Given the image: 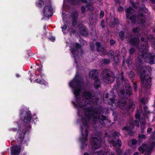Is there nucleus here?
<instances>
[{"mask_svg":"<svg viewBox=\"0 0 155 155\" xmlns=\"http://www.w3.org/2000/svg\"><path fill=\"white\" fill-rule=\"evenodd\" d=\"M147 46L143 44L141 45L140 49L141 53L136 59L135 66L138 71H140V78L141 86L147 90L150 87L151 78L149 77L150 75V72L146 68H144L142 66L143 61L145 56L147 62L150 65L155 64V53H147Z\"/></svg>","mask_w":155,"mask_h":155,"instance_id":"1","label":"nucleus"},{"mask_svg":"<svg viewBox=\"0 0 155 155\" xmlns=\"http://www.w3.org/2000/svg\"><path fill=\"white\" fill-rule=\"evenodd\" d=\"M79 77V74H76L74 78L69 83V85L73 91L75 98V101L77 104L73 101L71 103L74 104V107L78 109H79V107L82 108L86 106L89 104L87 103L86 100L91 99L92 97V93L87 91L83 93V97H79L81 91L82 82L78 78Z\"/></svg>","mask_w":155,"mask_h":155,"instance_id":"2","label":"nucleus"},{"mask_svg":"<svg viewBox=\"0 0 155 155\" xmlns=\"http://www.w3.org/2000/svg\"><path fill=\"white\" fill-rule=\"evenodd\" d=\"M99 109H97L94 110L91 107L85 108L84 111V113L85 115L84 117L82 118V122L85 127H88L89 121L92 118H94V122L96 116L97 115Z\"/></svg>","mask_w":155,"mask_h":155,"instance_id":"3","label":"nucleus"},{"mask_svg":"<svg viewBox=\"0 0 155 155\" xmlns=\"http://www.w3.org/2000/svg\"><path fill=\"white\" fill-rule=\"evenodd\" d=\"M115 96L114 93L110 91L109 93L105 95L104 100L105 103L110 106L111 110L116 109L118 106L117 102L115 100Z\"/></svg>","mask_w":155,"mask_h":155,"instance_id":"4","label":"nucleus"},{"mask_svg":"<svg viewBox=\"0 0 155 155\" xmlns=\"http://www.w3.org/2000/svg\"><path fill=\"white\" fill-rule=\"evenodd\" d=\"M117 104L121 109L127 113L130 111L133 112L135 108V103L133 101H130L127 103L125 101L124 102L120 101Z\"/></svg>","mask_w":155,"mask_h":155,"instance_id":"5","label":"nucleus"},{"mask_svg":"<svg viewBox=\"0 0 155 155\" xmlns=\"http://www.w3.org/2000/svg\"><path fill=\"white\" fill-rule=\"evenodd\" d=\"M17 124L18 127V130L21 131V129L22 128H24L19 134V138L21 141V142H23L24 139L25 138V135L26 134H28L29 133L30 131L29 129L31 128V127L29 125L26 126L25 124H20L19 123H17Z\"/></svg>","mask_w":155,"mask_h":155,"instance_id":"6","label":"nucleus"},{"mask_svg":"<svg viewBox=\"0 0 155 155\" xmlns=\"http://www.w3.org/2000/svg\"><path fill=\"white\" fill-rule=\"evenodd\" d=\"M102 76L105 81L107 83H112L115 79L114 73L107 69H104L103 71Z\"/></svg>","mask_w":155,"mask_h":155,"instance_id":"7","label":"nucleus"},{"mask_svg":"<svg viewBox=\"0 0 155 155\" xmlns=\"http://www.w3.org/2000/svg\"><path fill=\"white\" fill-rule=\"evenodd\" d=\"M20 117L24 122L29 123L32 119L31 114L29 110H26L23 109L20 110Z\"/></svg>","mask_w":155,"mask_h":155,"instance_id":"8","label":"nucleus"},{"mask_svg":"<svg viewBox=\"0 0 155 155\" xmlns=\"http://www.w3.org/2000/svg\"><path fill=\"white\" fill-rule=\"evenodd\" d=\"M101 138L97 135H92L91 137V144L95 149L100 147L101 145Z\"/></svg>","mask_w":155,"mask_h":155,"instance_id":"9","label":"nucleus"},{"mask_svg":"<svg viewBox=\"0 0 155 155\" xmlns=\"http://www.w3.org/2000/svg\"><path fill=\"white\" fill-rule=\"evenodd\" d=\"M118 132H115L112 134L113 138L110 140V143L114 147H120L122 145V142L120 139L118 138Z\"/></svg>","mask_w":155,"mask_h":155,"instance_id":"10","label":"nucleus"},{"mask_svg":"<svg viewBox=\"0 0 155 155\" xmlns=\"http://www.w3.org/2000/svg\"><path fill=\"white\" fill-rule=\"evenodd\" d=\"M47 5H46L44 8L43 13L45 17H51L53 15V9L51 6V2L50 0H47Z\"/></svg>","mask_w":155,"mask_h":155,"instance_id":"11","label":"nucleus"},{"mask_svg":"<svg viewBox=\"0 0 155 155\" xmlns=\"http://www.w3.org/2000/svg\"><path fill=\"white\" fill-rule=\"evenodd\" d=\"M103 113V110H99L97 115L96 116V118L97 119L100 123L102 125L105 126L108 122H109L108 117L102 114Z\"/></svg>","mask_w":155,"mask_h":155,"instance_id":"12","label":"nucleus"},{"mask_svg":"<svg viewBox=\"0 0 155 155\" xmlns=\"http://www.w3.org/2000/svg\"><path fill=\"white\" fill-rule=\"evenodd\" d=\"M81 134L83 136V137L80 138V140L81 143V149H84L85 147L87 146V145L85 144V142L87 140L88 131L87 129L85 131V134L84 135L83 133V128L81 126Z\"/></svg>","mask_w":155,"mask_h":155,"instance_id":"13","label":"nucleus"},{"mask_svg":"<svg viewBox=\"0 0 155 155\" xmlns=\"http://www.w3.org/2000/svg\"><path fill=\"white\" fill-rule=\"evenodd\" d=\"M81 45L78 43H76L74 46L71 47L70 50L75 59V61H76V57L79 54V49H81Z\"/></svg>","mask_w":155,"mask_h":155,"instance_id":"14","label":"nucleus"},{"mask_svg":"<svg viewBox=\"0 0 155 155\" xmlns=\"http://www.w3.org/2000/svg\"><path fill=\"white\" fill-rule=\"evenodd\" d=\"M70 16L72 18V25L73 26H74L77 23V19L78 17V12L76 11H74L71 14Z\"/></svg>","mask_w":155,"mask_h":155,"instance_id":"15","label":"nucleus"},{"mask_svg":"<svg viewBox=\"0 0 155 155\" xmlns=\"http://www.w3.org/2000/svg\"><path fill=\"white\" fill-rule=\"evenodd\" d=\"M96 50L98 52H101L104 55L106 54L107 51L105 49L104 47L101 46L100 43L97 42L95 43Z\"/></svg>","mask_w":155,"mask_h":155,"instance_id":"16","label":"nucleus"},{"mask_svg":"<svg viewBox=\"0 0 155 155\" xmlns=\"http://www.w3.org/2000/svg\"><path fill=\"white\" fill-rule=\"evenodd\" d=\"M139 39L136 37L131 38L129 40V43L132 46L137 48L139 46Z\"/></svg>","mask_w":155,"mask_h":155,"instance_id":"17","label":"nucleus"},{"mask_svg":"<svg viewBox=\"0 0 155 155\" xmlns=\"http://www.w3.org/2000/svg\"><path fill=\"white\" fill-rule=\"evenodd\" d=\"M78 29L80 33L82 36H87L88 35L87 28L85 26L82 25L80 26Z\"/></svg>","mask_w":155,"mask_h":155,"instance_id":"18","label":"nucleus"},{"mask_svg":"<svg viewBox=\"0 0 155 155\" xmlns=\"http://www.w3.org/2000/svg\"><path fill=\"white\" fill-rule=\"evenodd\" d=\"M20 151L21 149L20 146H14L12 148L11 154V155H18L20 153Z\"/></svg>","mask_w":155,"mask_h":155,"instance_id":"19","label":"nucleus"},{"mask_svg":"<svg viewBox=\"0 0 155 155\" xmlns=\"http://www.w3.org/2000/svg\"><path fill=\"white\" fill-rule=\"evenodd\" d=\"M89 75L90 78L95 80L98 78V71L96 69H92L89 73Z\"/></svg>","mask_w":155,"mask_h":155,"instance_id":"20","label":"nucleus"},{"mask_svg":"<svg viewBox=\"0 0 155 155\" xmlns=\"http://www.w3.org/2000/svg\"><path fill=\"white\" fill-rule=\"evenodd\" d=\"M125 91L126 94L130 96L132 94V90L131 86L127 83H125Z\"/></svg>","mask_w":155,"mask_h":155,"instance_id":"21","label":"nucleus"},{"mask_svg":"<svg viewBox=\"0 0 155 155\" xmlns=\"http://www.w3.org/2000/svg\"><path fill=\"white\" fill-rule=\"evenodd\" d=\"M69 2L72 5H77L79 2H81L83 3L87 4L88 3L87 0H68Z\"/></svg>","mask_w":155,"mask_h":155,"instance_id":"22","label":"nucleus"},{"mask_svg":"<svg viewBox=\"0 0 155 155\" xmlns=\"http://www.w3.org/2000/svg\"><path fill=\"white\" fill-rule=\"evenodd\" d=\"M132 129L129 127L125 126L122 128V130H125L128 133V134L130 136H133L134 135V132L132 131Z\"/></svg>","mask_w":155,"mask_h":155,"instance_id":"23","label":"nucleus"},{"mask_svg":"<svg viewBox=\"0 0 155 155\" xmlns=\"http://www.w3.org/2000/svg\"><path fill=\"white\" fill-rule=\"evenodd\" d=\"M114 52L113 51H109L107 53V54L109 57L110 60H112L115 61H116V56L114 55Z\"/></svg>","mask_w":155,"mask_h":155,"instance_id":"24","label":"nucleus"},{"mask_svg":"<svg viewBox=\"0 0 155 155\" xmlns=\"http://www.w3.org/2000/svg\"><path fill=\"white\" fill-rule=\"evenodd\" d=\"M86 8L87 9L88 11L92 12L94 11V8L93 5L90 2H88L85 5Z\"/></svg>","mask_w":155,"mask_h":155,"instance_id":"25","label":"nucleus"},{"mask_svg":"<svg viewBox=\"0 0 155 155\" xmlns=\"http://www.w3.org/2000/svg\"><path fill=\"white\" fill-rule=\"evenodd\" d=\"M147 144L145 143H143L142 146L139 147L138 150L141 154H143L145 151V148L147 147Z\"/></svg>","mask_w":155,"mask_h":155,"instance_id":"26","label":"nucleus"},{"mask_svg":"<svg viewBox=\"0 0 155 155\" xmlns=\"http://www.w3.org/2000/svg\"><path fill=\"white\" fill-rule=\"evenodd\" d=\"M94 85L96 89H97L100 87L101 83L98 78H96V79L94 80Z\"/></svg>","mask_w":155,"mask_h":155,"instance_id":"27","label":"nucleus"},{"mask_svg":"<svg viewBox=\"0 0 155 155\" xmlns=\"http://www.w3.org/2000/svg\"><path fill=\"white\" fill-rule=\"evenodd\" d=\"M136 16L135 14L132 15L128 19H130L132 23L135 24L136 23Z\"/></svg>","mask_w":155,"mask_h":155,"instance_id":"28","label":"nucleus"},{"mask_svg":"<svg viewBox=\"0 0 155 155\" xmlns=\"http://www.w3.org/2000/svg\"><path fill=\"white\" fill-rule=\"evenodd\" d=\"M35 81H36L37 83L41 84H43L45 86L48 85V84L45 81H42L38 79H37Z\"/></svg>","mask_w":155,"mask_h":155,"instance_id":"29","label":"nucleus"},{"mask_svg":"<svg viewBox=\"0 0 155 155\" xmlns=\"http://www.w3.org/2000/svg\"><path fill=\"white\" fill-rule=\"evenodd\" d=\"M123 72H121L119 76L118 77V78L120 80H121L122 82H125V83H126L125 82V79L124 77L123 76Z\"/></svg>","mask_w":155,"mask_h":155,"instance_id":"30","label":"nucleus"},{"mask_svg":"<svg viewBox=\"0 0 155 155\" xmlns=\"http://www.w3.org/2000/svg\"><path fill=\"white\" fill-rule=\"evenodd\" d=\"M44 4V2L42 0H38L36 3V6L40 8H41Z\"/></svg>","mask_w":155,"mask_h":155,"instance_id":"31","label":"nucleus"},{"mask_svg":"<svg viewBox=\"0 0 155 155\" xmlns=\"http://www.w3.org/2000/svg\"><path fill=\"white\" fill-rule=\"evenodd\" d=\"M134 77V73L132 71H130L129 74V77L130 78L131 81L133 82Z\"/></svg>","mask_w":155,"mask_h":155,"instance_id":"32","label":"nucleus"},{"mask_svg":"<svg viewBox=\"0 0 155 155\" xmlns=\"http://www.w3.org/2000/svg\"><path fill=\"white\" fill-rule=\"evenodd\" d=\"M119 37L121 41H123L124 39L125 33L124 31H121L119 32Z\"/></svg>","mask_w":155,"mask_h":155,"instance_id":"33","label":"nucleus"},{"mask_svg":"<svg viewBox=\"0 0 155 155\" xmlns=\"http://www.w3.org/2000/svg\"><path fill=\"white\" fill-rule=\"evenodd\" d=\"M116 151L117 155H122L123 151L119 147H117L116 149Z\"/></svg>","mask_w":155,"mask_h":155,"instance_id":"34","label":"nucleus"},{"mask_svg":"<svg viewBox=\"0 0 155 155\" xmlns=\"http://www.w3.org/2000/svg\"><path fill=\"white\" fill-rule=\"evenodd\" d=\"M120 80L118 78L117 79L116 82L114 86V87L116 89H117L120 87Z\"/></svg>","mask_w":155,"mask_h":155,"instance_id":"35","label":"nucleus"},{"mask_svg":"<svg viewBox=\"0 0 155 155\" xmlns=\"http://www.w3.org/2000/svg\"><path fill=\"white\" fill-rule=\"evenodd\" d=\"M152 150V148L148 147L146 149L145 153L151 154Z\"/></svg>","mask_w":155,"mask_h":155,"instance_id":"36","label":"nucleus"},{"mask_svg":"<svg viewBox=\"0 0 155 155\" xmlns=\"http://www.w3.org/2000/svg\"><path fill=\"white\" fill-rule=\"evenodd\" d=\"M139 22L141 24H144L146 23V20L143 18H138Z\"/></svg>","mask_w":155,"mask_h":155,"instance_id":"37","label":"nucleus"},{"mask_svg":"<svg viewBox=\"0 0 155 155\" xmlns=\"http://www.w3.org/2000/svg\"><path fill=\"white\" fill-rule=\"evenodd\" d=\"M114 23L116 25H118L119 24V21L117 18H114L113 21Z\"/></svg>","mask_w":155,"mask_h":155,"instance_id":"38","label":"nucleus"},{"mask_svg":"<svg viewBox=\"0 0 155 155\" xmlns=\"http://www.w3.org/2000/svg\"><path fill=\"white\" fill-rule=\"evenodd\" d=\"M38 71L39 72V74L41 76V77L42 78V76L44 75V74L42 73L41 72L42 69V67H40L39 68H38L37 69Z\"/></svg>","mask_w":155,"mask_h":155,"instance_id":"39","label":"nucleus"},{"mask_svg":"<svg viewBox=\"0 0 155 155\" xmlns=\"http://www.w3.org/2000/svg\"><path fill=\"white\" fill-rule=\"evenodd\" d=\"M90 47L91 50L92 51H94L95 49V45L93 43L91 44L90 45Z\"/></svg>","mask_w":155,"mask_h":155,"instance_id":"40","label":"nucleus"},{"mask_svg":"<svg viewBox=\"0 0 155 155\" xmlns=\"http://www.w3.org/2000/svg\"><path fill=\"white\" fill-rule=\"evenodd\" d=\"M140 12H143L144 11L145 13H147V9L145 7L140 8Z\"/></svg>","mask_w":155,"mask_h":155,"instance_id":"41","label":"nucleus"},{"mask_svg":"<svg viewBox=\"0 0 155 155\" xmlns=\"http://www.w3.org/2000/svg\"><path fill=\"white\" fill-rule=\"evenodd\" d=\"M110 45L111 46H113L116 43L115 41L113 39H111L110 40Z\"/></svg>","mask_w":155,"mask_h":155,"instance_id":"42","label":"nucleus"},{"mask_svg":"<svg viewBox=\"0 0 155 155\" xmlns=\"http://www.w3.org/2000/svg\"><path fill=\"white\" fill-rule=\"evenodd\" d=\"M133 86L134 91L136 92L137 90V85L136 83H134L133 84Z\"/></svg>","mask_w":155,"mask_h":155,"instance_id":"43","label":"nucleus"},{"mask_svg":"<svg viewBox=\"0 0 155 155\" xmlns=\"http://www.w3.org/2000/svg\"><path fill=\"white\" fill-rule=\"evenodd\" d=\"M135 50L134 48H131L129 50V52L130 54L131 55L134 52Z\"/></svg>","mask_w":155,"mask_h":155,"instance_id":"44","label":"nucleus"},{"mask_svg":"<svg viewBox=\"0 0 155 155\" xmlns=\"http://www.w3.org/2000/svg\"><path fill=\"white\" fill-rule=\"evenodd\" d=\"M110 62V59H104L103 61V63L105 64H108Z\"/></svg>","mask_w":155,"mask_h":155,"instance_id":"45","label":"nucleus"},{"mask_svg":"<svg viewBox=\"0 0 155 155\" xmlns=\"http://www.w3.org/2000/svg\"><path fill=\"white\" fill-rule=\"evenodd\" d=\"M138 138L140 139H145L146 137L145 134H139L138 135Z\"/></svg>","mask_w":155,"mask_h":155,"instance_id":"46","label":"nucleus"},{"mask_svg":"<svg viewBox=\"0 0 155 155\" xmlns=\"http://www.w3.org/2000/svg\"><path fill=\"white\" fill-rule=\"evenodd\" d=\"M85 6H82L81 7V13L82 14H84L85 12Z\"/></svg>","mask_w":155,"mask_h":155,"instance_id":"47","label":"nucleus"},{"mask_svg":"<svg viewBox=\"0 0 155 155\" xmlns=\"http://www.w3.org/2000/svg\"><path fill=\"white\" fill-rule=\"evenodd\" d=\"M101 25L102 26V28H105V21L104 20H102L101 22Z\"/></svg>","mask_w":155,"mask_h":155,"instance_id":"48","label":"nucleus"},{"mask_svg":"<svg viewBox=\"0 0 155 155\" xmlns=\"http://www.w3.org/2000/svg\"><path fill=\"white\" fill-rule=\"evenodd\" d=\"M61 28L62 29V31H63L67 28V25L66 24H65L63 26H61Z\"/></svg>","mask_w":155,"mask_h":155,"instance_id":"49","label":"nucleus"},{"mask_svg":"<svg viewBox=\"0 0 155 155\" xmlns=\"http://www.w3.org/2000/svg\"><path fill=\"white\" fill-rule=\"evenodd\" d=\"M151 44L152 47L155 50V39H153L151 41Z\"/></svg>","mask_w":155,"mask_h":155,"instance_id":"50","label":"nucleus"},{"mask_svg":"<svg viewBox=\"0 0 155 155\" xmlns=\"http://www.w3.org/2000/svg\"><path fill=\"white\" fill-rule=\"evenodd\" d=\"M124 155H130V150L129 149L126 150L124 153Z\"/></svg>","mask_w":155,"mask_h":155,"instance_id":"51","label":"nucleus"},{"mask_svg":"<svg viewBox=\"0 0 155 155\" xmlns=\"http://www.w3.org/2000/svg\"><path fill=\"white\" fill-rule=\"evenodd\" d=\"M138 28L137 27L134 28H132V32L136 34L138 31Z\"/></svg>","mask_w":155,"mask_h":155,"instance_id":"52","label":"nucleus"},{"mask_svg":"<svg viewBox=\"0 0 155 155\" xmlns=\"http://www.w3.org/2000/svg\"><path fill=\"white\" fill-rule=\"evenodd\" d=\"M104 12L103 11H101L100 12V18H102L104 16Z\"/></svg>","mask_w":155,"mask_h":155,"instance_id":"53","label":"nucleus"},{"mask_svg":"<svg viewBox=\"0 0 155 155\" xmlns=\"http://www.w3.org/2000/svg\"><path fill=\"white\" fill-rule=\"evenodd\" d=\"M123 7L121 6H120L117 9V11L120 12L123 10Z\"/></svg>","mask_w":155,"mask_h":155,"instance_id":"54","label":"nucleus"},{"mask_svg":"<svg viewBox=\"0 0 155 155\" xmlns=\"http://www.w3.org/2000/svg\"><path fill=\"white\" fill-rule=\"evenodd\" d=\"M155 147V142L153 141L151 143L150 146L149 147L150 148H152V149H153V147Z\"/></svg>","mask_w":155,"mask_h":155,"instance_id":"55","label":"nucleus"},{"mask_svg":"<svg viewBox=\"0 0 155 155\" xmlns=\"http://www.w3.org/2000/svg\"><path fill=\"white\" fill-rule=\"evenodd\" d=\"M151 135V138L154 140H155V131H153V132L152 133Z\"/></svg>","mask_w":155,"mask_h":155,"instance_id":"56","label":"nucleus"},{"mask_svg":"<svg viewBox=\"0 0 155 155\" xmlns=\"http://www.w3.org/2000/svg\"><path fill=\"white\" fill-rule=\"evenodd\" d=\"M137 143V141L135 139H133L132 140V144L133 145H135Z\"/></svg>","mask_w":155,"mask_h":155,"instance_id":"57","label":"nucleus"},{"mask_svg":"<svg viewBox=\"0 0 155 155\" xmlns=\"http://www.w3.org/2000/svg\"><path fill=\"white\" fill-rule=\"evenodd\" d=\"M115 25H116L113 21H111L110 23V27L111 28H113L114 27Z\"/></svg>","mask_w":155,"mask_h":155,"instance_id":"58","label":"nucleus"},{"mask_svg":"<svg viewBox=\"0 0 155 155\" xmlns=\"http://www.w3.org/2000/svg\"><path fill=\"white\" fill-rule=\"evenodd\" d=\"M143 109H144V111L146 113H148V107H147V106L146 105H144L143 106Z\"/></svg>","mask_w":155,"mask_h":155,"instance_id":"59","label":"nucleus"},{"mask_svg":"<svg viewBox=\"0 0 155 155\" xmlns=\"http://www.w3.org/2000/svg\"><path fill=\"white\" fill-rule=\"evenodd\" d=\"M152 132V129L151 127H149L148 128L147 130V132L149 134H150Z\"/></svg>","mask_w":155,"mask_h":155,"instance_id":"60","label":"nucleus"},{"mask_svg":"<svg viewBox=\"0 0 155 155\" xmlns=\"http://www.w3.org/2000/svg\"><path fill=\"white\" fill-rule=\"evenodd\" d=\"M126 13V18L127 19H129L130 16L131 14V12H127Z\"/></svg>","mask_w":155,"mask_h":155,"instance_id":"61","label":"nucleus"},{"mask_svg":"<svg viewBox=\"0 0 155 155\" xmlns=\"http://www.w3.org/2000/svg\"><path fill=\"white\" fill-rule=\"evenodd\" d=\"M131 4L132 6L134 8H137V6L136 5V4L135 2H131Z\"/></svg>","mask_w":155,"mask_h":155,"instance_id":"62","label":"nucleus"},{"mask_svg":"<svg viewBox=\"0 0 155 155\" xmlns=\"http://www.w3.org/2000/svg\"><path fill=\"white\" fill-rule=\"evenodd\" d=\"M103 155H114L111 152H109L104 153Z\"/></svg>","mask_w":155,"mask_h":155,"instance_id":"63","label":"nucleus"},{"mask_svg":"<svg viewBox=\"0 0 155 155\" xmlns=\"http://www.w3.org/2000/svg\"><path fill=\"white\" fill-rule=\"evenodd\" d=\"M131 10L132 8L131 7L128 8L126 9L125 12H131Z\"/></svg>","mask_w":155,"mask_h":155,"instance_id":"64","label":"nucleus"}]
</instances>
